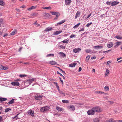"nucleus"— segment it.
Listing matches in <instances>:
<instances>
[{
    "label": "nucleus",
    "instance_id": "nucleus-1",
    "mask_svg": "<svg viewBox=\"0 0 122 122\" xmlns=\"http://www.w3.org/2000/svg\"><path fill=\"white\" fill-rule=\"evenodd\" d=\"M49 109L50 108L49 106H45L41 107L40 109V111L41 112H44L48 111L49 110Z\"/></svg>",
    "mask_w": 122,
    "mask_h": 122
},
{
    "label": "nucleus",
    "instance_id": "nucleus-2",
    "mask_svg": "<svg viewBox=\"0 0 122 122\" xmlns=\"http://www.w3.org/2000/svg\"><path fill=\"white\" fill-rule=\"evenodd\" d=\"M43 97V95H41L38 94H36L34 97V98L36 100H40L42 99V98Z\"/></svg>",
    "mask_w": 122,
    "mask_h": 122
},
{
    "label": "nucleus",
    "instance_id": "nucleus-3",
    "mask_svg": "<svg viewBox=\"0 0 122 122\" xmlns=\"http://www.w3.org/2000/svg\"><path fill=\"white\" fill-rule=\"evenodd\" d=\"M95 112H101V110L99 107H96L93 108Z\"/></svg>",
    "mask_w": 122,
    "mask_h": 122
},
{
    "label": "nucleus",
    "instance_id": "nucleus-4",
    "mask_svg": "<svg viewBox=\"0 0 122 122\" xmlns=\"http://www.w3.org/2000/svg\"><path fill=\"white\" fill-rule=\"evenodd\" d=\"M50 12L51 13L52 15H56V17H58L60 15V13L58 12H52L50 11Z\"/></svg>",
    "mask_w": 122,
    "mask_h": 122
},
{
    "label": "nucleus",
    "instance_id": "nucleus-5",
    "mask_svg": "<svg viewBox=\"0 0 122 122\" xmlns=\"http://www.w3.org/2000/svg\"><path fill=\"white\" fill-rule=\"evenodd\" d=\"M95 111L92 108V109L88 111L87 112L88 114L89 115H92L94 114Z\"/></svg>",
    "mask_w": 122,
    "mask_h": 122
},
{
    "label": "nucleus",
    "instance_id": "nucleus-6",
    "mask_svg": "<svg viewBox=\"0 0 122 122\" xmlns=\"http://www.w3.org/2000/svg\"><path fill=\"white\" fill-rule=\"evenodd\" d=\"M27 113L30 114L29 115H31L32 117H33L35 113L33 110H29Z\"/></svg>",
    "mask_w": 122,
    "mask_h": 122
},
{
    "label": "nucleus",
    "instance_id": "nucleus-7",
    "mask_svg": "<svg viewBox=\"0 0 122 122\" xmlns=\"http://www.w3.org/2000/svg\"><path fill=\"white\" fill-rule=\"evenodd\" d=\"M114 44L113 42H110L107 44V46L108 48H110L113 46Z\"/></svg>",
    "mask_w": 122,
    "mask_h": 122
},
{
    "label": "nucleus",
    "instance_id": "nucleus-8",
    "mask_svg": "<svg viewBox=\"0 0 122 122\" xmlns=\"http://www.w3.org/2000/svg\"><path fill=\"white\" fill-rule=\"evenodd\" d=\"M81 49L79 48H75V49H73V51L75 53H77L78 52L80 51L81 50Z\"/></svg>",
    "mask_w": 122,
    "mask_h": 122
},
{
    "label": "nucleus",
    "instance_id": "nucleus-9",
    "mask_svg": "<svg viewBox=\"0 0 122 122\" xmlns=\"http://www.w3.org/2000/svg\"><path fill=\"white\" fill-rule=\"evenodd\" d=\"M35 80V78H32L30 79H29L27 81V82H28L29 85L32 82Z\"/></svg>",
    "mask_w": 122,
    "mask_h": 122
},
{
    "label": "nucleus",
    "instance_id": "nucleus-10",
    "mask_svg": "<svg viewBox=\"0 0 122 122\" xmlns=\"http://www.w3.org/2000/svg\"><path fill=\"white\" fill-rule=\"evenodd\" d=\"M103 48V46L99 45L93 47V48L95 49H102Z\"/></svg>",
    "mask_w": 122,
    "mask_h": 122
},
{
    "label": "nucleus",
    "instance_id": "nucleus-11",
    "mask_svg": "<svg viewBox=\"0 0 122 122\" xmlns=\"http://www.w3.org/2000/svg\"><path fill=\"white\" fill-rule=\"evenodd\" d=\"M71 2V0H65V4L66 5H70Z\"/></svg>",
    "mask_w": 122,
    "mask_h": 122
},
{
    "label": "nucleus",
    "instance_id": "nucleus-12",
    "mask_svg": "<svg viewBox=\"0 0 122 122\" xmlns=\"http://www.w3.org/2000/svg\"><path fill=\"white\" fill-rule=\"evenodd\" d=\"M11 84L13 86H19L20 85L19 83L17 81H15L11 83Z\"/></svg>",
    "mask_w": 122,
    "mask_h": 122
},
{
    "label": "nucleus",
    "instance_id": "nucleus-13",
    "mask_svg": "<svg viewBox=\"0 0 122 122\" xmlns=\"http://www.w3.org/2000/svg\"><path fill=\"white\" fill-rule=\"evenodd\" d=\"M65 21L66 20H62L61 21L57 23V24H56L55 25L56 26H57L59 25H61L65 22Z\"/></svg>",
    "mask_w": 122,
    "mask_h": 122
},
{
    "label": "nucleus",
    "instance_id": "nucleus-14",
    "mask_svg": "<svg viewBox=\"0 0 122 122\" xmlns=\"http://www.w3.org/2000/svg\"><path fill=\"white\" fill-rule=\"evenodd\" d=\"M119 3V2L117 1H113L111 3V5L112 6H113Z\"/></svg>",
    "mask_w": 122,
    "mask_h": 122
},
{
    "label": "nucleus",
    "instance_id": "nucleus-15",
    "mask_svg": "<svg viewBox=\"0 0 122 122\" xmlns=\"http://www.w3.org/2000/svg\"><path fill=\"white\" fill-rule=\"evenodd\" d=\"M58 54L60 55L61 56L63 57H66V55L62 52H61L58 53Z\"/></svg>",
    "mask_w": 122,
    "mask_h": 122
},
{
    "label": "nucleus",
    "instance_id": "nucleus-16",
    "mask_svg": "<svg viewBox=\"0 0 122 122\" xmlns=\"http://www.w3.org/2000/svg\"><path fill=\"white\" fill-rule=\"evenodd\" d=\"M56 109L58 111H64V109L62 108H61L57 106L56 107Z\"/></svg>",
    "mask_w": 122,
    "mask_h": 122
},
{
    "label": "nucleus",
    "instance_id": "nucleus-17",
    "mask_svg": "<svg viewBox=\"0 0 122 122\" xmlns=\"http://www.w3.org/2000/svg\"><path fill=\"white\" fill-rule=\"evenodd\" d=\"M69 109H71L72 110L74 111L75 110V107L73 105L70 106L68 107Z\"/></svg>",
    "mask_w": 122,
    "mask_h": 122
},
{
    "label": "nucleus",
    "instance_id": "nucleus-18",
    "mask_svg": "<svg viewBox=\"0 0 122 122\" xmlns=\"http://www.w3.org/2000/svg\"><path fill=\"white\" fill-rule=\"evenodd\" d=\"M80 15V12L79 11H77L76 14V15L75 16V18L76 19L77 17H79Z\"/></svg>",
    "mask_w": 122,
    "mask_h": 122
},
{
    "label": "nucleus",
    "instance_id": "nucleus-19",
    "mask_svg": "<svg viewBox=\"0 0 122 122\" xmlns=\"http://www.w3.org/2000/svg\"><path fill=\"white\" fill-rule=\"evenodd\" d=\"M62 32V30L57 31L54 32V34L55 35H58L61 33Z\"/></svg>",
    "mask_w": 122,
    "mask_h": 122
},
{
    "label": "nucleus",
    "instance_id": "nucleus-20",
    "mask_svg": "<svg viewBox=\"0 0 122 122\" xmlns=\"http://www.w3.org/2000/svg\"><path fill=\"white\" fill-rule=\"evenodd\" d=\"M15 99H13L11 100H10L8 102V103L9 104H13L14 102V100Z\"/></svg>",
    "mask_w": 122,
    "mask_h": 122
},
{
    "label": "nucleus",
    "instance_id": "nucleus-21",
    "mask_svg": "<svg viewBox=\"0 0 122 122\" xmlns=\"http://www.w3.org/2000/svg\"><path fill=\"white\" fill-rule=\"evenodd\" d=\"M49 62L50 64L52 65H55L57 63L56 62L53 61H50Z\"/></svg>",
    "mask_w": 122,
    "mask_h": 122
},
{
    "label": "nucleus",
    "instance_id": "nucleus-22",
    "mask_svg": "<svg viewBox=\"0 0 122 122\" xmlns=\"http://www.w3.org/2000/svg\"><path fill=\"white\" fill-rule=\"evenodd\" d=\"M52 28L51 27H48L46 28V29L44 30V31L48 32L51 30Z\"/></svg>",
    "mask_w": 122,
    "mask_h": 122
},
{
    "label": "nucleus",
    "instance_id": "nucleus-23",
    "mask_svg": "<svg viewBox=\"0 0 122 122\" xmlns=\"http://www.w3.org/2000/svg\"><path fill=\"white\" fill-rule=\"evenodd\" d=\"M69 39H66L62 41L63 43H68L69 42Z\"/></svg>",
    "mask_w": 122,
    "mask_h": 122
},
{
    "label": "nucleus",
    "instance_id": "nucleus-24",
    "mask_svg": "<svg viewBox=\"0 0 122 122\" xmlns=\"http://www.w3.org/2000/svg\"><path fill=\"white\" fill-rule=\"evenodd\" d=\"M42 8L43 9H46L48 10H51V6L48 7H42Z\"/></svg>",
    "mask_w": 122,
    "mask_h": 122
},
{
    "label": "nucleus",
    "instance_id": "nucleus-25",
    "mask_svg": "<svg viewBox=\"0 0 122 122\" xmlns=\"http://www.w3.org/2000/svg\"><path fill=\"white\" fill-rule=\"evenodd\" d=\"M76 63H74L73 64H70L69 65V66L71 67H73L75 66V65H76Z\"/></svg>",
    "mask_w": 122,
    "mask_h": 122
},
{
    "label": "nucleus",
    "instance_id": "nucleus-26",
    "mask_svg": "<svg viewBox=\"0 0 122 122\" xmlns=\"http://www.w3.org/2000/svg\"><path fill=\"white\" fill-rule=\"evenodd\" d=\"M7 100L6 98H3L2 97H0V101L3 102Z\"/></svg>",
    "mask_w": 122,
    "mask_h": 122
},
{
    "label": "nucleus",
    "instance_id": "nucleus-27",
    "mask_svg": "<svg viewBox=\"0 0 122 122\" xmlns=\"http://www.w3.org/2000/svg\"><path fill=\"white\" fill-rule=\"evenodd\" d=\"M11 109L10 108H7L6 109H5V112H7L9 111H11Z\"/></svg>",
    "mask_w": 122,
    "mask_h": 122
},
{
    "label": "nucleus",
    "instance_id": "nucleus-28",
    "mask_svg": "<svg viewBox=\"0 0 122 122\" xmlns=\"http://www.w3.org/2000/svg\"><path fill=\"white\" fill-rule=\"evenodd\" d=\"M5 3L1 0H0V5H1L3 6L5 5Z\"/></svg>",
    "mask_w": 122,
    "mask_h": 122
},
{
    "label": "nucleus",
    "instance_id": "nucleus-29",
    "mask_svg": "<svg viewBox=\"0 0 122 122\" xmlns=\"http://www.w3.org/2000/svg\"><path fill=\"white\" fill-rule=\"evenodd\" d=\"M62 102L64 103H68L69 102L68 100H62Z\"/></svg>",
    "mask_w": 122,
    "mask_h": 122
},
{
    "label": "nucleus",
    "instance_id": "nucleus-30",
    "mask_svg": "<svg viewBox=\"0 0 122 122\" xmlns=\"http://www.w3.org/2000/svg\"><path fill=\"white\" fill-rule=\"evenodd\" d=\"M90 56L89 55H88L87 56L86 59V61H87L88 62L89 58H90Z\"/></svg>",
    "mask_w": 122,
    "mask_h": 122
},
{
    "label": "nucleus",
    "instance_id": "nucleus-31",
    "mask_svg": "<svg viewBox=\"0 0 122 122\" xmlns=\"http://www.w3.org/2000/svg\"><path fill=\"white\" fill-rule=\"evenodd\" d=\"M80 24V23H78V24H76V25H75V26H74L73 27V28L75 29L77 28V27L79 26V25Z\"/></svg>",
    "mask_w": 122,
    "mask_h": 122
},
{
    "label": "nucleus",
    "instance_id": "nucleus-32",
    "mask_svg": "<svg viewBox=\"0 0 122 122\" xmlns=\"http://www.w3.org/2000/svg\"><path fill=\"white\" fill-rule=\"evenodd\" d=\"M54 56V54H48L46 56V57H48L49 56Z\"/></svg>",
    "mask_w": 122,
    "mask_h": 122
},
{
    "label": "nucleus",
    "instance_id": "nucleus-33",
    "mask_svg": "<svg viewBox=\"0 0 122 122\" xmlns=\"http://www.w3.org/2000/svg\"><path fill=\"white\" fill-rule=\"evenodd\" d=\"M105 90L106 91H107L108 90L109 88L108 86H105L104 87Z\"/></svg>",
    "mask_w": 122,
    "mask_h": 122
},
{
    "label": "nucleus",
    "instance_id": "nucleus-34",
    "mask_svg": "<svg viewBox=\"0 0 122 122\" xmlns=\"http://www.w3.org/2000/svg\"><path fill=\"white\" fill-rule=\"evenodd\" d=\"M108 121L109 122H116V121H114L112 119H111L108 120Z\"/></svg>",
    "mask_w": 122,
    "mask_h": 122
},
{
    "label": "nucleus",
    "instance_id": "nucleus-35",
    "mask_svg": "<svg viewBox=\"0 0 122 122\" xmlns=\"http://www.w3.org/2000/svg\"><path fill=\"white\" fill-rule=\"evenodd\" d=\"M116 37L118 39H122V37L121 36H116Z\"/></svg>",
    "mask_w": 122,
    "mask_h": 122
},
{
    "label": "nucleus",
    "instance_id": "nucleus-36",
    "mask_svg": "<svg viewBox=\"0 0 122 122\" xmlns=\"http://www.w3.org/2000/svg\"><path fill=\"white\" fill-rule=\"evenodd\" d=\"M26 76V75H24V74L20 75H19V76L21 78L24 77L25 76Z\"/></svg>",
    "mask_w": 122,
    "mask_h": 122
},
{
    "label": "nucleus",
    "instance_id": "nucleus-37",
    "mask_svg": "<svg viewBox=\"0 0 122 122\" xmlns=\"http://www.w3.org/2000/svg\"><path fill=\"white\" fill-rule=\"evenodd\" d=\"M121 43L120 42H117L116 43V45L115 46H118L120 44V43Z\"/></svg>",
    "mask_w": 122,
    "mask_h": 122
},
{
    "label": "nucleus",
    "instance_id": "nucleus-38",
    "mask_svg": "<svg viewBox=\"0 0 122 122\" xmlns=\"http://www.w3.org/2000/svg\"><path fill=\"white\" fill-rule=\"evenodd\" d=\"M93 121L94 122H99V120L98 119H94Z\"/></svg>",
    "mask_w": 122,
    "mask_h": 122
},
{
    "label": "nucleus",
    "instance_id": "nucleus-39",
    "mask_svg": "<svg viewBox=\"0 0 122 122\" xmlns=\"http://www.w3.org/2000/svg\"><path fill=\"white\" fill-rule=\"evenodd\" d=\"M92 22L88 23L86 26L87 27H88L90 25L92 24Z\"/></svg>",
    "mask_w": 122,
    "mask_h": 122
},
{
    "label": "nucleus",
    "instance_id": "nucleus-40",
    "mask_svg": "<svg viewBox=\"0 0 122 122\" xmlns=\"http://www.w3.org/2000/svg\"><path fill=\"white\" fill-rule=\"evenodd\" d=\"M19 113L17 114L15 117H13V119L15 118L16 119L19 118L17 116L19 114Z\"/></svg>",
    "mask_w": 122,
    "mask_h": 122
},
{
    "label": "nucleus",
    "instance_id": "nucleus-41",
    "mask_svg": "<svg viewBox=\"0 0 122 122\" xmlns=\"http://www.w3.org/2000/svg\"><path fill=\"white\" fill-rule=\"evenodd\" d=\"M76 35H75L72 34L69 37L70 38H72L73 37H74Z\"/></svg>",
    "mask_w": 122,
    "mask_h": 122
},
{
    "label": "nucleus",
    "instance_id": "nucleus-42",
    "mask_svg": "<svg viewBox=\"0 0 122 122\" xmlns=\"http://www.w3.org/2000/svg\"><path fill=\"white\" fill-rule=\"evenodd\" d=\"M15 31H16L15 30H13L12 31V32L11 33V35H14L15 34Z\"/></svg>",
    "mask_w": 122,
    "mask_h": 122
},
{
    "label": "nucleus",
    "instance_id": "nucleus-43",
    "mask_svg": "<svg viewBox=\"0 0 122 122\" xmlns=\"http://www.w3.org/2000/svg\"><path fill=\"white\" fill-rule=\"evenodd\" d=\"M109 71L108 69H107L106 70V73L105 74V75L107 76L109 74Z\"/></svg>",
    "mask_w": 122,
    "mask_h": 122
},
{
    "label": "nucleus",
    "instance_id": "nucleus-44",
    "mask_svg": "<svg viewBox=\"0 0 122 122\" xmlns=\"http://www.w3.org/2000/svg\"><path fill=\"white\" fill-rule=\"evenodd\" d=\"M8 69V68L7 67L4 66H3V67H2V70H5L7 69Z\"/></svg>",
    "mask_w": 122,
    "mask_h": 122
},
{
    "label": "nucleus",
    "instance_id": "nucleus-45",
    "mask_svg": "<svg viewBox=\"0 0 122 122\" xmlns=\"http://www.w3.org/2000/svg\"><path fill=\"white\" fill-rule=\"evenodd\" d=\"M91 50L89 49H87L86 50V53H88L91 52Z\"/></svg>",
    "mask_w": 122,
    "mask_h": 122
},
{
    "label": "nucleus",
    "instance_id": "nucleus-46",
    "mask_svg": "<svg viewBox=\"0 0 122 122\" xmlns=\"http://www.w3.org/2000/svg\"><path fill=\"white\" fill-rule=\"evenodd\" d=\"M59 93L61 94H63L64 93L62 91L60 90L58 91Z\"/></svg>",
    "mask_w": 122,
    "mask_h": 122
},
{
    "label": "nucleus",
    "instance_id": "nucleus-47",
    "mask_svg": "<svg viewBox=\"0 0 122 122\" xmlns=\"http://www.w3.org/2000/svg\"><path fill=\"white\" fill-rule=\"evenodd\" d=\"M111 2L107 1L106 2V4L108 5H111Z\"/></svg>",
    "mask_w": 122,
    "mask_h": 122
},
{
    "label": "nucleus",
    "instance_id": "nucleus-48",
    "mask_svg": "<svg viewBox=\"0 0 122 122\" xmlns=\"http://www.w3.org/2000/svg\"><path fill=\"white\" fill-rule=\"evenodd\" d=\"M58 68L61 71H62V72H63V73H64V74H66V73L64 71H63L62 69H61L59 67H58Z\"/></svg>",
    "mask_w": 122,
    "mask_h": 122
},
{
    "label": "nucleus",
    "instance_id": "nucleus-49",
    "mask_svg": "<svg viewBox=\"0 0 122 122\" xmlns=\"http://www.w3.org/2000/svg\"><path fill=\"white\" fill-rule=\"evenodd\" d=\"M101 91H96V93L100 94H101Z\"/></svg>",
    "mask_w": 122,
    "mask_h": 122
},
{
    "label": "nucleus",
    "instance_id": "nucleus-50",
    "mask_svg": "<svg viewBox=\"0 0 122 122\" xmlns=\"http://www.w3.org/2000/svg\"><path fill=\"white\" fill-rule=\"evenodd\" d=\"M57 74H60V75L61 76H62V75L60 73H59V72H58V71H57Z\"/></svg>",
    "mask_w": 122,
    "mask_h": 122
},
{
    "label": "nucleus",
    "instance_id": "nucleus-51",
    "mask_svg": "<svg viewBox=\"0 0 122 122\" xmlns=\"http://www.w3.org/2000/svg\"><path fill=\"white\" fill-rule=\"evenodd\" d=\"M31 7L32 9H34L36 8V6H32Z\"/></svg>",
    "mask_w": 122,
    "mask_h": 122
},
{
    "label": "nucleus",
    "instance_id": "nucleus-52",
    "mask_svg": "<svg viewBox=\"0 0 122 122\" xmlns=\"http://www.w3.org/2000/svg\"><path fill=\"white\" fill-rule=\"evenodd\" d=\"M91 14H92V13H91L89 15H88V16L87 17L86 19H87L89 18L91 16Z\"/></svg>",
    "mask_w": 122,
    "mask_h": 122
},
{
    "label": "nucleus",
    "instance_id": "nucleus-53",
    "mask_svg": "<svg viewBox=\"0 0 122 122\" xmlns=\"http://www.w3.org/2000/svg\"><path fill=\"white\" fill-rule=\"evenodd\" d=\"M84 30V29L83 28H81L80 29V30H79V32H80L81 31H83Z\"/></svg>",
    "mask_w": 122,
    "mask_h": 122
},
{
    "label": "nucleus",
    "instance_id": "nucleus-54",
    "mask_svg": "<svg viewBox=\"0 0 122 122\" xmlns=\"http://www.w3.org/2000/svg\"><path fill=\"white\" fill-rule=\"evenodd\" d=\"M3 67V66L0 65V69L2 70V67Z\"/></svg>",
    "mask_w": 122,
    "mask_h": 122
},
{
    "label": "nucleus",
    "instance_id": "nucleus-55",
    "mask_svg": "<svg viewBox=\"0 0 122 122\" xmlns=\"http://www.w3.org/2000/svg\"><path fill=\"white\" fill-rule=\"evenodd\" d=\"M59 78L60 79V80L61 81V82H62V84L63 85V81L62 80H61V78L60 77H59Z\"/></svg>",
    "mask_w": 122,
    "mask_h": 122
},
{
    "label": "nucleus",
    "instance_id": "nucleus-56",
    "mask_svg": "<svg viewBox=\"0 0 122 122\" xmlns=\"http://www.w3.org/2000/svg\"><path fill=\"white\" fill-rule=\"evenodd\" d=\"M96 58V57L95 56H93V57H91V58L93 60L94 59H95Z\"/></svg>",
    "mask_w": 122,
    "mask_h": 122
},
{
    "label": "nucleus",
    "instance_id": "nucleus-57",
    "mask_svg": "<svg viewBox=\"0 0 122 122\" xmlns=\"http://www.w3.org/2000/svg\"><path fill=\"white\" fill-rule=\"evenodd\" d=\"M81 69H81V67H80L79 68L78 71L80 72V71H81Z\"/></svg>",
    "mask_w": 122,
    "mask_h": 122
},
{
    "label": "nucleus",
    "instance_id": "nucleus-58",
    "mask_svg": "<svg viewBox=\"0 0 122 122\" xmlns=\"http://www.w3.org/2000/svg\"><path fill=\"white\" fill-rule=\"evenodd\" d=\"M31 10H32V9L31 7L30 8H29L28 9V10L29 11Z\"/></svg>",
    "mask_w": 122,
    "mask_h": 122
},
{
    "label": "nucleus",
    "instance_id": "nucleus-59",
    "mask_svg": "<svg viewBox=\"0 0 122 122\" xmlns=\"http://www.w3.org/2000/svg\"><path fill=\"white\" fill-rule=\"evenodd\" d=\"M111 63V62L110 61H108L107 63V65H108L110 63Z\"/></svg>",
    "mask_w": 122,
    "mask_h": 122
},
{
    "label": "nucleus",
    "instance_id": "nucleus-60",
    "mask_svg": "<svg viewBox=\"0 0 122 122\" xmlns=\"http://www.w3.org/2000/svg\"><path fill=\"white\" fill-rule=\"evenodd\" d=\"M116 122H122V120L116 121Z\"/></svg>",
    "mask_w": 122,
    "mask_h": 122
},
{
    "label": "nucleus",
    "instance_id": "nucleus-61",
    "mask_svg": "<svg viewBox=\"0 0 122 122\" xmlns=\"http://www.w3.org/2000/svg\"><path fill=\"white\" fill-rule=\"evenodd\" d=\"M2 120V117L1 116H0V122H1Z\"/></svg>",
    "mask_w": 122,
    "mask_h": 122
},
{
    "label": "nucleus",
    "instance_id": "nucleus-62",
    "mask_svg": "<svg viewBox=\"0 0 122 122\" xmlns=\"http://www.w3.org/2000/svg\"><path fill=\"white\" fill-rule=\"evenodd\" d=\"M54 115H58V116H61V115L60 114H57V113H55V114H54Z\"/></svg>",
    "mask_w": 122,
    "mask_h": 122
},
{
    "label": "nucleus",
    "instance_id": "nucleus-63",
    "mask_svg": "<svg viewBox=\"0 0 122 122\" xmlns=\"http://www.w3.org/2000/svg\"><path fill=\"white\" fill-rule=\"evenodd\" d=\"M61 48L63 49H65V46H61Z\"/></svg>",
    "mask_w": 122,
    "mask_h": 122
},
{
    "label": "nucleus",
    "instance_id": "nucleus-64",
    "mask_svg": "<svg viewBox=\"0 0 122 122\" xmlns=\"http://www.w3.org/2000/svg\"><path fill=\"white\" fill-rule=\"evenodd\" d=\"M20 81V79H17L15 80V81Z\"/></svg>",
    "mask_w": 122,
    "mask_h": 122
}]
</instances>
